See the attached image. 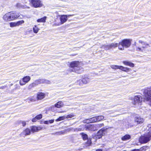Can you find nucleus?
<instances>
[{
  "mask_svg": "<svg viewBox=\"0 0 151 151\" xmlns=\"http://www.w3.org/2000/svg\"><path fill=\"white\" fill-rule=\"evenodd\" d=\"M148 147V146H143L141 147L139 150L140 151H146V150L147 149Z\"/></svg>",
  "mask_w": 151,
  "mask_h": 151,
  "instance_id": "35",
  "label": "nucleus"
},
{
  "mask_svg": "<svg viewBox=\"0 0 151 151\" xmlns=\"http://www.w3.org/2000/svg\"><path fill=\"white\" fill-rule=\"evenodd\" d=\"M31 79L30 76H26L23 78L19 81V84L21 86H23L25 84L27 83H28Z\"/></svg>",
  "mask_w": 151,
  "mask_h": 151,
  "instance_id": "10",
  "label": "nucleus"
},
{
  "mask_svg": "<svg viewBox=\"0 0 151 151\" xmlns=\"http://www.w3.org/2000/svg\"><path fill=\"white\" fill-rule=\"evenodd\" d=\"M151 139V132H149L141 135L139 138V141L141 144L146 143Z\"/></svg>",
  "mask_w": 151,
  "mask_h": 151,
  "instance_id": "4",
  "label": "nucleus"
},
{
  "mask_svg": "<svg viewBox=\"0 0 151 151\" xmlns=\"http://www.w3.org/2000/svg\"><path fill=\"white\" fill-rule=\"evenodd\" d=\"M118 46L119 49L122 50H124V47L123 45L120 44V42L118 44Z\"/></svg>",
  "mask_w": 151,
  "mask_h": 151,
  "instance_id": "39",
  "label": "nucleus"
},
{
  "mask_svg": "<svg viewBox=\"0 0 151 151\" xmlns=\"http://www.w3.org/2000/svg\"><path fill=\"white\" fill-rule=\"evenodd\" d=\"M149 130L150 131L149 132H151V124H149Z\"/></svg>",
  "mask_w": 151,
  "mask_h": 151,
  "instance_id": "46",
  "label": "nucleus"
},
{
  "mask_svg": "<svg viewBox=\"0 0 151 151\" xmlns=\"http://www.w3.org/2000/svg\"><path fill=\"white\" fill-rule=\"evenodd\" d=\"M120 65H113L111 66V68L113 69H119Z\"/></svg>",
  "mask_w": 151,
  "mask_h": 151,
  "instance_id": "34",
  "label": "nucleus"
},
{
  "mask_svg": "<svg viewBox=\"0 0 151 151\" xmlns=\"http://www.w3.org/2000/svg\"><path fill=\"white\" fill-rule=\"evenodd\" d=\"M87 141L85 142V144L87 146H90L92 142H91V138H88V139H87Z\"/></svg>",
  "mask_w": 151,
  "mask_h": 151,
  "instance_id": "29",
  "label": "nucleus"
},
{
  "mask_svg": "<svg viewBox=\"0 0 151 151\" xmlns=\"http://www.w3.org/2000/svg\"><path fill=\"white\" fill-rule=\"evenodd\" d=\"M11 20H13L18 18L19 16V14L15 12H9Z\"/></svg>",
  "mask_w": 151,
  "mask_h": 151,
  "instance_id": "17",
  "label": "nucleus"
},
{
  "mask_svg": "<svg viewBox=\"0 0 151 151\" xmlns=\"http://www.w3.org/2000/svg\"><path fill=\"white\" fill-rule=\"evenodd\" d=\"M70 16H71V15H61L60 18V23H59L57 24H56V25L57 26H59L60 24H63L67 21V17H69Z\"/></svg>",
  "mask_w": 151,
  "mask_h": 151,
  "instance_id": "12",
  "label": "nucleus"
},
{
  "mask_svg": "<svg viewBox=\"0 0 151 151\" xmlns=\"http://www.w3.org/2000/svg\"><path fill=\"white\" fill-rule=\"evenodd\" d=\"M120 44L123 45L126 48L129 47L131 45V41L129 39H124L121 42Z\"/></svg>",
  "mask_w": 151,
  "mask_h": 151,
  "instance_id": "9",
  "label": "nucleus"
},
{
  "mask_svg": "<svg viewBox=\"0 0 151 151\" xmlns=\"http://www.w3.org/2000/svg\"><path fill=\"white\" fill-rule=\"evenodd\" d=\"M28 100L30 101L33 102L35 101L37 99L36 98V99L34 96H32L29 98H28Z\"/></svg>",
  "mask_w": 151,
  "mask_h": 151,
  "instance_id": "36",
  "label": "nucleus"
},
{
  "mask_svg": "<svg viewBox=\"0 0 151 151\" xmlns=\"http://www.w3.org/2000/svg\"><path fill=\"white\" fill-rule=\"evenodd\" d=\"M95 151H103L101 149H97Z\"/></svg>",
  "mask_w": 151,
  "mask_h": 151,
  "instance_id": "47",
  "label": "nucleus"
},
{
  "mask_svg": "<svg viewBox=\"0 0 151 151\" xmlns=\"http://www.w3.org/2000/svg\"><path fill=\"white\" fill-rule=\"evenodd\" d=\"M42 129V128L40 126L33 125L30 127V129L29 128H27L24 129L21 133L20 135L22 137H25L30 135L31 133H34L38 132Z\"/></svg>",
  "mask_w": 151,
  "mask_h": 151,
  "instance_id": "2",
  "label": "nucleus"
},
{
  "mask_svg": "<svg viewBox=\"0 0 151 151\" xmlns=\"http://www.w3.org/2000/svg\"><path fill=\"white\" fill-rule=\"evenodd\" d=\"M44 123L45 124H49L48 121H45L44 122Z\"/></svg>",
  "mask_w": 151,
  "mask_h": 151,
  "instance_id": "44",
  "label": "nucleus"
},
{
  "mask_svg": "<svg viewBox=\"0 0 151 151\" xmlns=\"http://www.w3.org/2000/svg\"><path fill=\"white\" fill-rule=\"evenodd\" d=\"M39 29L37 27L36 25H35V27L33 28V30L34 32L35 33H37Z\"/></svg>",
  "mask_w": 151,
  "mask_h": 151,
  "instance_id": "37",
  "label": "nucleus"
},
{
  "mask_svg": "<svg viewBox=\"0 0 151 151\" xmlns=\"http://www.w3.org/2000/svg\"><path fill=\"white\" fill-rule=\"evenodd\" d=\"M35 82L36 83H33L31 84L29 86H31V87H34L36 86L37 83V84H40L41 83H42L44 82L42 80V79H38L35 81Z\"/></svg>",
  "mask_w": 151,
  "mask_h": 151,
  "instance_id": "20",
  "label": "nucleus"
},
{
  "mask_svg": "<svg viewBox=\"0 0 151 151\" xmlns=\"http://www.w3.org/2000/svg\"><path fill=\"white\" fill-rule=\"evenodd\" d=\"M145 97H151V88H148L145 92Z\"/></svg>",
  "mask_w": 151,
  "mask_h": 151,
  "instance_id": "21",
  "label": "nucleus"
},
{
  "mask_svg": "<svg viewBox=\"0 0 151 151\" xmlns=\"http://www.w3.org/2000/svg\"><path fill=\"white\" fill-rule=\"evenodd\" d=\"M24 21L22 20L16 22H11L10 23V26L11 27H14L18 26L22 23H23Z\"/></svg>",
  "mask_w": 151,
  "mask_h": 151,
  "instance_id": "18",
  "label": "nucleus"
},
{
  "mask_svg": "<svg viewBox=\"0 0 151 151\" xmlns=\"http://www.w3.org/2000/svg\"><path fill=\"white\" fill-rule=\"evenodd\" d=\"M131 151H140L139 149H134L132 150Z\"/></svg>",
  "mask_w": 151,
  "mask_h": 151,
  "instance_id": "45",
  "label": "nucleus"
},
{
  "mask_svg": "<svg viewBox=\"0 0 151 151\" xmlns=\"http://www.w3.org/2000/svg\"><path fill=\"white\" fill-rule=\"evenodd\" d=\"M85 128L86 130L92 131L97 130L98 129L96 128V124H88L85 126Z\"/></svg>",
  "mask_w": 151,
  "mask_h": 151,
  "instance_id": "8",
  "label": "nucleus"
},
{
  "mask_svg": "<svg viewBox=\"0 0 151 151\" xmlns=\"http://www.w3.org/2000/svg\"><path fill=\"white\" fill-rule=\"evenodd\" d=\"M88 79L86 77L83 78L81 79L78 80L77 81V84L82 86L83 85L87 84L88 82Z\"/></svg>",
  "mask_w": 151,
  "mask_h": 151,
  "instance_id": "13",
  "label": "nucleus"
},
{
  "mask_svg": "<svg viewBox=\"0 0 151 151\" xmlns=\"http://www.w3.org/2000/svg\"><path fill=\"white\" fill-rule=\"evenodd\" d=\"M119 69L125 72H128L131 70L130 68L124 67L122 66H120Z\"/></svg>",
  "mask_w": 151,
  "mask_h": 151,
  "instance_id": "24",
  "label": "nucleus"
},
{
  "mask_svg": "<svg viewBox=\"0 0 151 151\" xmlns=\"http://www.w3.org/2000/svg\"><path fill=\"white\" fill-rule=\"evenodd\" d=\"M108 129V128L106 127L102 128L92 136L93 138L96 139L101 138L102 136L105 135L107 133L106 130Z\"/></svg>",
  "mask_w": 151,
  "mask_h": 151,
  "instance_id": "3",
  "label": "nucleus"
},
{
  "mask_svg": "<svg viewBox=\"0 0 151 151\" xmlns=\"http://www.w3.org/2000/svg\"><path fill=\"white\" fill-rule=\"evenodd\" d=\"M64 105L63 102L61 101H59L55 104L54 106L55 107L60 108L63 107Z\"/></svg>",
  "mask_w": 151,
  "mask_h": 151,
  "instance_id": "25",
  "label": "nucleus"
},
{
  "mask_svg": "<svg viewBox=\"0 0 151 151\" xmlns=\"http://www.w3.org/2000/svg\"><path fill=\"white\" fill-rule=\"evenodd\" d=\"M139 43L141 44L142 46L140 47H137L136 50L138 51L143 52L147 51H149L150 49V46L149 44L146 42H144L142 40H139Z\"/></svg>",
  "mask_w": 151,
  "mask_h": 151,
  "instance_id": "5",
  "label": "nucleus"
},
{
  "mask_svg": "<svg viewBox=\"0 0 151 151\" xmlns=\"http://www.w3.org/2000/svg\"><path fill=\"white\" fill-rule=\"evenodd\" d=\"M10 13L9 12L6 14L4 15L3 17V19L6 21H10L11 19L10 18V16L9 15Z\"/></svg>",
  "mask_w": 151,
  "mask_h": 151,
  "instance_id": "22",
  "label": "nucleus"
},
{
  "mask_svg": "<svg viewBox=\"0 0 151 151\" xmlns=\"http://www.w3.org/2000/svg\"><path fill=\"white\" fill-rule=\"evenodd\" d=\"M16 6L17 7L19 8L21 7L23 8H25L27 7V6H24L23 5H22L20 3H17L16 5Z\"/></svg>",
  "mask_w": 151,
  "mask_h": 151,
  "instance_id": "38",
  "label": "nucleus"
},
{
  "mask_svg": "<svg viewBox=\"0 0 151 151\" xmlns=\"http://www.w3.org/2000/svg\"><path fill=\"white\" fill-rule=\"evenodd\" d=\"M134 122L137 124H141L144 122V120L140 116H137L134 118Z\"/></svg>",
  "mask_w": 151,
  "mask_h": 151,
  "instance_id": "16",
  "label": "nucleus"
},
{
  "mask_svg": "<svg viewBox=\"0 0 151 151\" xmlns=\"http://www.w3.org/2000/svg\"><path fill=\"white\" fill-rule=\"evenodd\" d=\"M65 119V116H60L59 117L56 119L55 120L56 121L58 122V121H60L63 120H64Z\"/></svg>",
  "mask_w": 151,
  "mask_h": 151,
  "instance_id": "32",
  "label": "nucleus"
},
{
  "mask_svg": "<svg viewBox=\"0 0 151 151\" xmlns=\"http://www.w3.org/2000/svg\"><path fill=\"white\" fill-rule=\"evenodd\" d=\"M24 2L25 3H31V1L30 0H25Z\"/></svg>",
  "mask_w": 151,
  "mask_h": 151,
  "instance_id": "43",
  "label": "nucleus"
},
{
  "mask_svg": "<svg viewBox=\"0 0 151 151\" xmlns=\"http://www.w3.org/2000/svg\"><path fill=\"white\" fill-rule=\"evenodd\" d=\"M42 114H40L36 115L34 118H33L32 119V122H35L37 121V120H40L42 118Z\"/></svg>",
  "mask_w": 151,
  "mask_h": 151,
  "instance_id": "19",
  "label": "nucleus"
},
{
  "mask_svg": "<svg viewBox=\"0 0 151 151\" xmlns=\"http://www.w3.org/2000/svg\"><path fill=\"white\" fill-rule=\"evenodd\" d=\"M131 137L129 134H126L121 138L123 141H126L131 139Z\"/></svg>",
  "mask_w": 151,
  "mask_h": 151,
  "instance_id": "26",
  "label": "nucleus"
},
{
  "mask_svg": "<svg viewBox=\"0 0 151 151\" xmlns=\"http://www.w3.org/2000/svg\"><path fill=\"white\" fill-rule=\"evenodd\" d=\"M122 63L124 65L129 66L131 67H134V63L129 61H123Z\"/></svg>",
  "mask_w": 151,
  "mask_h": 151,
  "instance_id": "23",
  "label": "nucleus"
},
{
  "mask_svg": "<svg viewBox=\"0 0 151 151\" xmlns=\"http://www.w3.org/2000/svg\"><path fill=\"white\" fill-rule=\"evenodd\" d=\"M7 88V86H4L0 87V89H5Z\"/></svg>",
  "mask_w": 151,
  "mask_h": 151,
  "instance_id": "41",
  "label": "nucleus"
},
{
  "mask_svg": "<svg viewBox=\"0 0 151 151\" xmlns=\"http://www.w3.org/2000/svg\"><path fill=\"white\" fill-rule=\"evenodd\" d=\"M46 17H44L43 18H42L41 19H38L37 20V22H45V20L46 19Z\"/></svg>",
  "mask_w": 151,
  "mask_h": 151,
  "instance_id": "31",
  "label": "nucleus"
},
{
  "mask_svg": "<svg viewBox=\"0 0 151 151\" xmlns=\"http://www.w3.org/2000/svg\"><path fill=\"white\" fill-rule=\"evenodd\" d=\"M81 134L82 136L83 140H86L88 138V136L86 134L82 132L81 133Z\"/></svg>",
  "mask_w": 151,
  "mask_h": 151,
  "instance_id": "27",
  "label": "nucleus"
},
{
  "mask_svg": "<svg viewBox=\"0 0 151 151\" xmlns=\"http://www.w3.org/2000/svg\"><path fill=\"white\" fill-rule=\"evenodd\" d=\"M118 46L117 43H112L110 44L104 45L103 46V48L106 50H110Z\"/></svg>",
  "mask_w": 151,
  "mask_h": 151,
  "instance_id": "7",
  "label": "nucleus"
},
{
  "mask_svg": "<svg viewBox=\"0 0 151 151\" xmlns=\"http://www.w3.org/2000/svg\"><path fill=\"white\" fill-rule=\"evenodd\" d=\"M104 117L102 115H100L92 117L87 119L88 123H92L99 122L104 119Z\"/></svg>",
  "mask_w": 151,
  "mask_h": 151,
  "instance_id": "6",
  "label": "nucleus"
},
{
  "mask_svg": "<svg viewBox=\"0 0 151 151\" xmlns=\"http://www.w3.org/2000/svg\"><path fill=\"white\" fill-rule=\"evenodd\" d=\"M49 124H51L52 123L54 122V119H51L49 120H48Z\"/></svg>",
  "mask_w": 151,
  "mask_h": 151,
  "instance_id": "42",
  "label": "nucleus"
},
{
  "mask_svg": "<svg viewBox=\"0 0 151 151\" xmlns=\"http://www.w3.org/2000/svg\"><path fill=\"white\" fill-rule=\"evenodd\" d=\"M82 63L78 60H75L71 62L69 65V67L72 69H68V71L69 72H74L78 73H81V70L82 68L81 66Z\"/></svg>",
  "mask_w": 151,
  "mask_h": 151,
  "instance_id": "1",
  "label": "nucleus"
},
{
  "mask_svg": "<svg viewBox=\"0 0 151 151\" xmlns=\"http://www.w3.org/2000/svg\"><path fill=\"white\" fill-rule=\"evenodd\" d=\"M18 124H22V125L23 127H25L26 125V122L25 121H20L18 122Z\"/></svg>",
  "mask_w": 151,
  "mask_h": 151,
  "instance_id": "33",
  "label": "nucleus"
},
{
  "mask_svg": "<svg viewBox=\"0 0 151 151\" xmlns=\"http://www.w3.org/2000/svg\"><path fill=\"white\" fill-rule=\"evenodd\" d=\"M96 125L97 128L98 127H101L104 126V123H103L96 124Z\"/></svg>",
  "mask_w": 151,
  "mask_h": 151,
  "instance_id": "40",
  "label": "nucleus"
},
{
  "mask_svg": "<svg viewBox=\"0 0 151 151\" xmlns=\"http://www.w3.org/2000/svg\"><path fill=\"white\" fill-rule=\"evenodd\" d=\"M46 96V94L42 92H38L36 95V99L37 100H40L43 99Z\"/></svg>",
  "mask_w": 151,
  "mask_h": 151,
  "instance_id": "15",
  "label": "nucleus"
},
{
  "mask_svg": "<svg viewBox=\"0 0 151 151\" xmlns=\"http://www.w3.org/2000/svg\"><path fill=\"white\" fill-rule=\"evenodd\" d=\"M145 99L146 101L148 102L149 104L151 106V98L149 97H145Z\"/></svg>",
  "mask_w": 151,
  "mask_h": 151,
  "instance_id": "30",
  "label": "nucleus"
},
{
  "mask_svg": "<svg viewBox=\"0 0 151 151\" xmlns=\"http://www.w3.org/2000/svg\"><path fill=\"white\" fill-rule=\"evenodd\" d=\"M31 3L35 8L40 7L42 6V4L40 0H32Z\"/></svg>",
  "mask_w": 151,
  "mask_h": 151,
  "instance_id": "11",
  "label": "nucleus"
},
{
  "mask_svg": "<svg viewBox=\"0 0 151 151\" xmlns=\"http://www.w3.org/2000/svg\"><path fill=\"white\" fill-rule=\"evenodd\" d=\"M75 116V115L74 113H72L66 116H65V119L71 118Z\"/></svg>",
  "mask_w": 151,
  "mask_h": 151,
  "instance_id": "28",
  "label": "nucleus"
},
{
  "mask_svg": "<svg viewBox=\"0 0 151 151\" xmlns=\"http://www.w3.org/2000/svg\"><path fill=\"white\" fill-rule=\"evenodd\" d=\"M142 101V97L140 95L135 96L134 98V103L135 104L141 103Z\"/></svg>",
  "mask_w": 151,
  "mask_h": 151,
  "instance_id": "14",
  "label": "nucleus"
}]
</instances>
